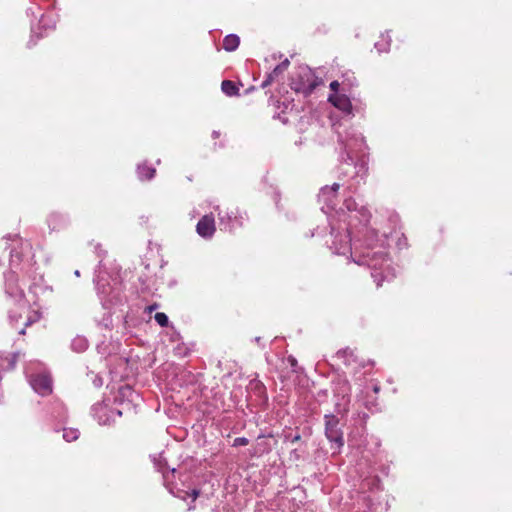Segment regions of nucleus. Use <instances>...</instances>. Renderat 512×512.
<instances>
[{"label": "nucleus", "mask_w": 512, "mask_h": 512, "mask_svg": "<svg viewBox=\"0 0 512 512\" xmlns=\"http://www.w3.org/2000/svg\"><path fill=\"white\" fill-rule=\"evenodd\" d=\"M342 85L345 87V86H348L349 88L352 87L354 85V82L351 81V79H345L342 81Z\"/></svg>", "instance_id": "nucleus-17"}, {"label": "nucleus", "mask_w": 512, "mask_h": 512, "mask_svg": "<svg viewBox=\"0 0 512 512\" xmlns=\"http://www.w3.org/2000/svg\"><path fill=\"white\" fill-rule=\"evenodd\" d=\"M275 80L274 77L271 76V74L269 73L266 77V79L262 82V87H267L268 85H270L273 81Z\"/></svg>", "instance_id": "nucleus-13"}, {"label": "nucleus", "mask_w": 512, "mask_h": 512, "mask_svg": "<svg viewBox=\"0 0 512 512\" xmlns=\"http://www.w3.org/2000/svg\"><path fill=\"white\" fill-rule=\"evenodd\" d=\"M79 435H80V433H79L78 429L65 428L63 430V438L67 442H72V441L77 440L79 438Z\"/></svg>", "instance_id": "nucleus-8"}, {"label": "nucleus", "mask_w": 512, "mask_h": 512, "mask_svg": "<svg viewBox=\"0 0 512 512\" xmlns=\"http://www.w3.org/2000/svg\"><path fill=\"white\" fill-rule=\"evenodd\" d=\"M213 135H214L215 137H218V136H219V133L214 131V132H213Z\"/></svg>", "instance_id": "nucleus-22"}, {"label": "nucleus", "mask_w": 512, "mask_h": 512, "mask_svg": "<svg viewBox=\"0 0 512 512\" xmlns=\"http://www.w3.org/2000/svg\"><path fill=\"white\" fill-rule=\"evenodd\" d=\"M339 188L340 185L338 183H334L331 187L326 186L325 188H323V191L330 189L331 191L336 193L339 190Z\"/></svg>", "instance_id": "nucleus-15"}, {"label": "nucleus", "mask_w": 512, "mask_h": 512, "mask_svg": "<svg viewBox=\"0 0 512 512\" xmlns=\"http://www.w3.org/2000/svg\"><path fill=\"white\" fill-rule=\"evenodd\" d=\"M249 443L248 439L245 437H237L234 439L233 446H246Z\"/></svg>", "instance_id": "nucleus-12"}, {"label": "nucleus", "mask_w": 512, "mask_h": 512, "mask_svg": "<svg viewBox=\"0 0 512 512\" xmlns=\"http://www.w3.org/2000/svg\"><path fill=\"white\" fill-rule=\"evenodd\" d=\"M379 390H380V387H379V386H377V385H376V386H374L373 391H374L375 393H378V392H379Z\"/></svg>", "instance_id": "nucleus-21"}, {"label": "nucleus", "mask_w": 512, "mask_h": 512, "mask_svg": "<svg viewBox=\"0 0 512 512\" xmlns=\"http://www.w3.org/2000/svg\"><path fill=\"white\" fill-rule=\"evenodd\" d=\"M339 87H340V83H339L338 81H336V80H335V81H332V82L330 83V89H331L332 91H334L335 93L338 91Z\"/></svg>", "instance_id": "nucleus-14"}, {"label": "nucleus", "mask_w": 512, "mask_h": 512, "mask_svg": "<svg viewBox=\"0 0 512 512\" xmlns=\"http://www.w3.org/2000/svg\"><path fill=\"white\" fill-rule=\"evenodd\" d=\"M299 78V82H292V89L301 92L305 96L310 95L319 85L323 84L322 79L314 76L310 71L299 75Z\"/></svg>", "instance_id": "nucleus-1"}, {"label": "nucleus", "mask_w": 512, "mask_h": 512, "mask_svg": "<svg viewBox=\"0 0 512 512\" xmlns=\"http://www.w3.org/2000/svg\"><path fill=\"white\" fill-rule=\"evenodd\" d=\"M200 495V491L197 490V489H194L191 491V493H189V496L192 497L193 501H195Z\"/></svg>", "instance_id": "nucleus-16"}, {"label": "nucleus", "mask_w": 512, "mask_h": 512, "mask_svg": "<svg viewBox=\"0 0 512 512\" xmlns=\"http://www.w3.org/2000/svg\"><path fill=\"white\" fill-rule=\"evenodd\" d=\"M328 101L336 108L341 110H347L350 106L349 98L344 94H331L328 97Z\"/></svg>", "instance_id": "nucleus-5"}, {"label": "nucleus", "mask_w": 512, "mask_h": 512, "mask_svg": "<svg viewBox=\"0 0 512 512\" xmlns=\"http://www.w3.org/2000/svg\"><path fill=\"white\" fill-rule=\"evenodd\" d=\"M221 90L223 91L224 94L230 97L239 95V88L231 80L222 81Z\"/></svg>", "instance_id": "nucleus-7"}, {"label": "nucleus", "mask_w": 512, "mask_h": 512, "mask_svg": "<svg viewBox=\"0 0 512 512\" xmlns=\"http://www.w3.org/2000/svg\"><path fill=\"white\" fill-rule=\"evenodd\" d=\"M158 308V304L157 303H153L152 305L148 306L146 308V310L151 313L152 311L156 310Z\"/></svg>", "instance_id": "nucleus-18"}, {"label": "nucleus", "mask_w": 512, "mask_h": 512, "mask_svg": "<svg viewBox=\"0 0 512 512\" xmlns=\"http://www.w3.org/2000/svg\"><path fill=\"white\" fill-rule=\"evenodd\" d=\"M31 384L33 389L42 396L52 393V379L47 374H37L33 376Z\"/></svg>", "instance_id": "nucleus-4"}, {"label": "nucleus", "mask_w": 512, "mask_h": 512, "mask_svg": "<svg viewBox=\"0 0 512 512\" xmlns=\"http://www.w3.org/2000/svg\"><path fill=\"white\" fill-rule=\"evenodd\" d=\"M325 434L330 442L336 444V448H340L344 444L343 433L339 428V419L334 415L325 416Z\"/></svg>", "instance_id": "nucleus-2"}, {"label": "nucleus", "mask_w": 512, "mask_h": 512, "mask_svg": "<svg viewBox=\"0 0 512 512\" xmlns=\"http://www.w3.org/2000/svg\"><path fill=\"white\" fill-rule=\"evenodd\" d=\"M288 361L290 362V364H291V366H292V367H295V366L297 365V361H296V359H295V358H293V357H289V358H288Z\"/></svg>", "instance_id": "nucleus-19"}, {"label": "nucleus", "mask_w": 512, "mask_h": 512, "mask_svg": "<svg viewBox=\"0 0 512 512\" xmlns=\"http://www.w3.org/2000/svg\"><path fill=\"white\" fill-rule=\"evenodd\" d=\"M196 231L203 238H211L215 231V219L212 213L204 215L196 225Z\"/></svg>", "instance_id": "nucleus-3"}, {"label": "nucleus", "mask_w": 512, "mask_h": 512, "mask_svg": "<svg viewBox=\"0 0 512 512\" xmlns=\"http://www.w3.org/2000/svg\"><path fill=\"white\" fill-rule=\"evenodd\" d=\"M239 44L240 38L235 34L227 35L223 39V48L228 52L236 50Z\"/></svg>", "instance_id": "nucleus-6"}, {"label": "nucleus", "mask_w": 512, "mask_h": 512, "mask_svg": "<svg viewBox=\"0 0 512 512\" xmlns=\"http://www.w3.org/2000/svg\"><path fill=\"white\" fill-rule=\"evenodd\" d=\"M156 170L147 166L139 167V175L142 179L150 180L154 177Z\"/></svg>", "instance_id": "nucleus-10"}, {"label": "nucleus", "mask_w": 512, "mask_h": 512, "mask_svg": "<svg viewBox=\"0 0 512 512\" xmlns=\"http://www.w3.org/2000/svg\"><path fill=\"white\" fill-rule=\"evenodd\" d=\"M300 439H301V436H300V435H296V436L293 438L292 442H297V441H299Z\"/></svg>", "instance_id": "nucleus-20"}, {"label": "nucleus", "mask_w": 512, "mask_h": 512, "mask_svg": "<svg viewBox=\"0 0 512 512\" xmlns=\"http://www.w3.org/2000/svg\"><path fill=\"white\" fill-rule=\"evenodd\" d=\"M154 319L161 327H167L169 324L168 317L163 312H157L154 316Z\"/></svg>", "instance_id": "nucleus-11"}, {"label": "nucleus", "mask_w": 512, "mask_h": 512, "mask_svg": "<svg viewBox=\"0 0 512 512\" xmlns=\"http://www.w3.org/2000/svg\"><path fill=\"white\" fill-rule=\"evenodd\" d=\"M289 60L288 59H285L284 61H282L280 64H278L273 70L272 72H270L271 76L274 77L275 79L281 75L282 73H284L288 67H289Z\"/></svg>", "instance_id": "nucleus-9"}]
</instances>
